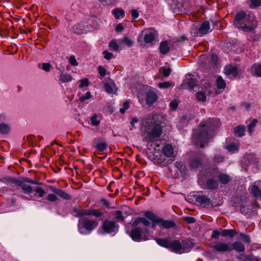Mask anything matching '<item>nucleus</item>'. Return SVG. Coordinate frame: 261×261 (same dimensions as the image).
Here are the masks:
<instances>
[{
  "mask_svg": "<svg viewBox=\"0 0 261 261\" xmlns=\"http://www.w3.org/2000/svg\"><path fill=\"white\" fill-rule=\"evenodd\" d=\"M219 126L217 120L213 118L202 122L199 129L194 132L193 142L197 146L203 147L212 138L216 128Z\"/></svg>",
  "mask_w": 261,
  "mask_h": 261,
  "instance_id": "nucleus-1",
  "label": "nucleus"
},
{
  "mask_svg": "<svg viewBox=\"0 0 261 261\" xmlns=\"http://www.w3.org/2000/svg\"><path fill=\"white\" fill-rule=\"evenodd\" d=\"M233 24L236 28L244 32H250L256 26L255 17L250 12L241 11L236 13Z\"/></svg>",
  "mask_w": 261,
  "mask_h": 261,
  "instance_id": "nucleus-2",
  "label": "nucleus"
},
{
  "mask_svg": "<svg viewBox=\"0 0 261 261\" xmlns=\"http://www.w3.org/2000/svg\"><path fill=\"white\" fill-rule=\"evenodd\" d=\"M144 124H147L144 134L146 141L153 142L157 140L162 133L161 125L152 118L147 119Z\"/></svg>",
  "mask_w": 261,
  "mask_h": 261,
  "instance_id": "nucleus-3",
  "label": "nucleus"
},
{
  "mask_svg": "<svg viewBox=\"0 0 261 261\" xmlns=\"http://www.w3.org/2000/svg\"><path fill=\"white\" fill-rule=\"evenodd\" d=\"M48 188L50 191L54 193V194H48L46 197V199L50 202H56L58 201L59 200L58 196L67 200L72 199V197L70 195L62 189L56 188L53 186H49Z\"/></svg>",
  "mask_w": 261,
  "mask_h": 261,
  "instance_id": "nucleus-4",
  "label": "nucleus"
},
{
  "mask_svg": "<svg viewBox=\"0 0 261 261\" xmlns=\"http://www.w3.org/2000/svg\"><path fill=\"white\" fill-rule=\"evenodd\" d=\"M118 227V225L114 221L107 219L99 228L98 233L100 234H105L115 232L117 230Z\"/></svg>",
  "mask_w": 261,
  "mask_h": 261,
  "instance_id": "nucleus-5",
  "label": "nucleus"
},
{
  "mask_svg": "<svg viewBox=\"0 0 261 261\" xmlns=\"http://www.w3.org/2000/svg\"><path fill=\"white\" fill-rule=\"evenodd\" d=\"M31 183L34 185H40L42 183L36 181L35 180H32L31 179L28 178H21V181L18 182L19 185L18 186L21 188L23 193L26 194H30L32 193L34 190L33 187L28 184Z\"/></svg>",
  "mask_w": 261,
  "mask_h": 261,
  "instance_id": "nucleus-6",
  "label": "nucleus"
},
{
  "mask_svg": "<svg viewBox=\"0 0 261 261\" xmlns=\"http://www.w3.org/2000/svg\"><path fill=\"white\" fill-rule=\"evenodd\" d=\"M73 213L74 216L77 217L92 215L98 218L102 215V212L93 208L88 209L75 208Z\"/></svg>",
  "mask_w": 261,
  "mask_h": 261,
  "instance_id": "nucleus-7",
  "label": "nucleus"
},
{
  "mask_svg": "<svg viewBox=\"0 0 261 261\" xmlns=\"http://www.w3.org/2000/svg\"><path fill=\"white\" fill-rule=\"evenodd\" d=\"M98 223L96 221L93 220H80L78 225L79 232L82 234L84 233V228L89 231H91L94 229L98 226Z\"/></svg>",
  "mask_w": 261,
  "mask_h": 261,
  "instance_id": "nucleus-8",
  "label": "nucleus"
},
{
  "mask_svg": "<svg viewBox=\"0 0 261 261\" xmlns=\"http://www.w3.org/2000/svg\"><path fill=\"white\" fill-rule=\"evenodd\" d=\"M169 249L176 253H183L186 252H188L190 250L187 247V244L185 241H182L181 243L178 240H174L170 242Z\"/></svg>",
  "mask_w": 261,
  "mask_h": 261,
  "instance_id": "nucleus-9",
  "label": "nucleus"
},
{
  "mask_svg": "<svg viewBox=\"0 0 261 261\" xmlns=\"http://www.w3.org/2000/svg\"><path fill=\"white\" fill-rule=\"evenodd\" d=\"M211 247L215 251L219 252H229L231 251L230 243L213 241L211 243Z\"/></svg>",
  "mask_w": 261,
  "mask_h": 261,
  "instance_id": "nucleus-10",
  "label": "nucleus"
},
{
  "mask_svg": "<svg viewBox=\"0 0 261 261\" xmlns=\"http://www.w3.org/2000/svg\"><path fill=\"white\" fill-rule=\"evenodd\" d=\"M130 237L132 239L137 242H140L145 240V236L143 234L142 229L140 227H137L132 230Z\"/></svg>",
  "mask_w": 261,
  "mask_h": 261,
  "instance_id": "nucleus-11",
  "label": "nucleus"
},
{
  "mask_svg": "<svg viewBox=\"0 0 261 261\" xmlns=\"http://www.w3.org/2000/svg\"><path fill=\"white\" fill-rule=\"evenodd\" d=\"M144 40L146 43H150L155 39L156 35L155 30L149 29L143 32Z\"/></svg>",
  "mask_w": 261,
  "mask_h": 261,
  "instance_id": "nucleus-12",
  "label": "nucleus"
},
{
  "mask_svg": "<svg viewBox=\"0 0 261 261\" xmlns=\"http://www.w3.org/2000/svg\"><path fill=\"white\" fill-rule=\"evenodd\" d=\"M224 73L227 75L231 76L235 78L239 73V69L237 66L228 65L224 68Z\"/></svg>",
  "mask_w": 261,
  "mask_h": 261,
  "instance_id": "nucleus-13",
  "label": "nucleus"
},
{
  "mask_svg": "<svg viewBox=\"0 0 261 261\" xmlns=\"http://www.w3.org/2000/svg\"><path fill=\"white\" fill-rule=\"evenodd\" d=\"M196 202L202 206H208L211 204L210 198L205 195H200L196 197Z\"/></svg>",
  "mask_w": 261,
  "mask_h": 261,
  "instance_id": "nucleus-14",
  "label": "nucleus"
},
{
  "mask_svg": "<svg viewBox=\"0 0 261 261\" xmlns=\"http://www.w3.org/2000/svg\"><path fill=\"white\" fill-rule=\"evenodd\" d=\"M163 152L167 158L174 157L175 155L173 147L169 144H167L164 146Z\"/></svg>",
  "mask_w": 261,
  "mask_h": 261,
  "instance_id": "nucleus-15",
  "label": "nucleus"
},
{
  "mask_svg": "<svg viewBox=\"0 0 261 261\" xmlns=\"http://www.w3.org/2000/svg\"><path fill=\"white\" fill-rule=\"evenodd\" d=\"M210 30V24L208 21L202 23L199 28L198 33L201 36L206 34Z\"/></svg>",
  "mask_w": 261,
  "mask_h": 261,
  "instance_id": "nucleus-16",
  "label": "nucleus"
},
{
  "mask_svg": "<svg viewBox=\"0 0 261 261\" xmlns=\"http://www.w3.org/2000/svg\"><path fill=\"white\" fill-rule=\"evenodd\" d=\"M156 93L153 91H149L146 93V102L148 105H151L157 99Z\"/></svg>",
  "mask_w": 261,
  "mask_h": 261,
  "instance_id": "nucleus-17",
  "label": "nucleus"
},
{
  "mask_svg": "<svg viewBox=\"0 0 261 261\" xmlns=\"http://www.w3.org/2000/svg\"><path fill=\"white\" fill-rule=\"evenodd\" d=\"M159 50L162 54H167L170 50V46L169 42L167 41H162L160 44Z\"/></svg>",
  "mask_w": 261,
  "mask_h": 261,
  "instance_id": "nucleus-18",
  "label": "nucleus"
},
{
  "mask_svg": "<svg viewBox=\"0 0 261 261\" xmlns=\"http://www.w3.org/2000/svg\"><path fill=\"white\" fill-rule=\"evenodd\" d=\"M86 29V27L85 25L79 23L73 27L72 31L75 34H82L87 32Z\"/></svg>",
  "mask_w": 261,
  "mask_h": 261,
  "instance_id": "nucleus-19",
  "label": "nucleus"
},
{
  "mask_svg": "<svg viewBox=\"0 0 261 261\" xmlns=\"http://www.w3.org/2000/svg\"><path fill=\"white\" fill-rule=\"evenodd\" d=\"M112 14L116 19L123 18L125 17L124 10L120 8H117L112 11Z\"/></svg>",
  "mask_w": 261,
  "mask_h": 261,
  "instance_id": "nucleus-20",
  "label": "nucleus"
},
{
  "mask_svg": "<svg viewBox=\"0 0 261 261\" xmlns=\"http://www.w3.org/2000/svg\"><path fill=\"white\" fill-rule=\"evenodd\" d=\"M231 251L235 250L237 252H244L245 249V246L243 243L238 241L231 243Z\"/></svg>",
  "mask_w": 261,
  "mask_h": 261,
  "instance_id": "nucleus-21",
  "label": "nucleus"
},
{
  "mask_svg": "<svg viewBox=\"0 0 261 261\" xmlns=\"http://www.w3.org/2000/svg\"><path fill=\"white\" fill-rule=\"evenodd\" d=\"M218 187V181L214 179H208L205 184V187L208 190H214L216 189Z\"/></svg>",
  "mask_w": 261,
  "mask_h": 261,
  "instance_id": "nucleus-22",
  "label": "nucleus"
},
{
  "mask_svg": "<svg viewBox=\"0 0 261 261\" xmlns=\"http://www.w3.org/2000/svg\"><path fill=\"white\" fill-rule=\"evenodd\" d=\"M157 224H160L162 226L165 228H170L175 226V223L171 220H164L159 218Z\"/></svg>",
  "mask_w": 261,
  "mask_h": 261,
  "instance_id": "nucleus-23",
  "label": "nucleus"
},
{
  "mask_svg": "<svg viewBox=\"0 0 261 261\" xmlns=\"http://www.w3.org/2000/svg\"><path fill=\"white\" fill-rule=\"evenodd\" d=\"M184 83L187 84L191 89H193L197 85L194 78L190 75L186 76V79L184 80Z\"/></svg>",
  "mask_w": 261,
  "mask_h": 261,
  "instance_id": "nucleus-24",
  "label": "nucleus"
},
{
  "mask_svg": "<svg viewBox=\"0 0 261 261\" xmlns=\"http://www.w3.org/2000/svg\"><path fill=\"white\" fill-rule=\"evenodd\" d=\"M144 216L154 223V224H157L159 222V218L157 217L155 214L150 211H147L144 213Z\"/></svg>",
  "mask_w": 261,
  "mask_h": 261,
  "instance_id": "nucleus-25",
  "label": "nucleus"
},
{
  "mask_svg": "<svg viewBox=\"0 0 261 261\" xmlns=\"http://www.w3.org/2000/svg\"><path fill=\"white\" fill-rule=\"evenodd\" d=\"M253 75L257 77H261V64H255L252 68Z\"/></svg>",
  "mask_w": 261,
  "mask_h": 261,
  "instance_id": "nucleus-26",
  "label": "nucleus"
},
{
  "mask_svg": "<svg viewBox=\"0 0 261 261\" xmlns=\"http://www.w3.org/2000/svg\"><path fill=\"white\" fill-rule=\"evenodd\" d=\"M218 178L219 181L224 185L227 184L231 179V177L225 173L220 174Z\"/></svg>",
  "mask_w": 261,
  "mask_h": 261,
  "instance_id": "nucleus-27",
  "label": "nucleus"
},
{
  "mask_svg": "<svg viewBox=\"0 0 261 261\" xmlns=\"http://www.w3.org/2000/svg\"><path fill=\"white\" fill-rule=\"evenodd\" d=\"M156 242L159 244L160 246L169 248L170 246V242L166 239H161L158 238L156 240Z\"/></svg>",
  "mask_w": 261,
  "mask_h": 261,
  "instance_id": "nucleus-28",
  "label": "nucleus"
},
{
  "mask_svg": "<svg viewBox=\"0 0 261 261\" xmlns=\"http://www.w3.org/2000/svg\"><path fill=\"white\" fill-rule=\"evenodd\" d=\"M237 234V232L234 229H223L221 232V235L223 237H229L232 238Z\"/></svg>",
  "mask_w": 261,
  "mask_h": 261,
  "instance_id": "nucleus-29",
  "label": "nucleus"
},
{
  "mask_svg": "<svg viewBox=\"0 0 261 261\" xmlns=\"http://www.w3.org/2000/svg\"><path fill=\"white\" fill-rule=\"evenodd\" d=\"M72 77L70 74H61L59 76V81L62 83H68L72 80Z\"/></svg>",
  "mask_w": 261,
  "mask_h": 261,
  "instance_id": "nucleus-30",
  "label": "nucleus"
},
{
  "mask_svg": "<svg viewBox=\"0 0 261 261\" xmlns=\"http://www.w3.org/2000/svg\"><path fill=\"white\" fill-rule=\"evenodd\" d=\"M258 122V120L256 119H254L250 122V123L247 126V131L249 135H251L253 132L254 131L255 127L256 124Z\"/></svg>",
  "mask_w": 261,
  "mask_h": 261,
  "instance_id": "nucleus-31",
  "label": "nucleus"
},
{
  "mask_svg": "<svg viewBox=\"0 0 261 261\" xmlns=\"http://www.w3.org/2000/svg\"><path fill=\"white\" fill-rule=\"evenodd\" d=\"M11 129L10 125L8 123H2L0 124V132L3 134H8Z\"/></svg>",
  "mask_w": 261,
  "mask_h": 261,
  "instance_id": "nucleus-32",
  "label": "nucleus"
},
{
  "mask_svg": "<svg viewBox=\"0 0 261 261\" xmlns=\"http://www.w3.org/2000/svg\"><path fill=\"white\" fill-rule=\"evenodd\" d=\"M128 23H129L128 21H123L122 22L117 24L115 27V31L117 33L122 32L127 27Z\"/></svg>",
  "mask_w": 261,
  "mask_h": 261,
  "instance_id": "nucleus-33",
  "label": "nucleus"
},
{
  "mask_svg": "<svg viewBox=\"0 0 261 261\" xmlns=\"http://www.w3.org/2000/svg\"><path fill=\"white\" fill-rule=\"evenodd\" d=\"M201 164V159L196 158L193 159L190 162V166L192 168H196Z\"/></svg>",
  "mask_w": 261,
  "mask_h": 261,
  "instance_id": "nucleus-34",
  "label": "nucleus"
},
{
  "mask_svg": "<svg viewBox=\"0 0 261 261\" xmlns=\"http://www.w3.org/2000/svg\"><path fill=\"white\" fill-rule=\"evenodd\" d=\"M245 127L244 126H238L234 128V132L239 137L244 136Z\"/></svg>",
  "mask_w": 261,
  "mask_h": 261,
  "instance_id": "nucleus-35",
  "label": "nucleus"
},
{
  "mask_svg": "<svg viewBox=\"0 0 261 261\" xmlns=\"http://www.w3.org/2000/svg\"><path fill=\"white\" fill-rule=\"evenodd\" d=\"M107 147H108L107 143L104 141L100 142L98 143L96 145V148L99 152L103 151L105 150L106 149Z\"/></svg>",
  "mask_w": 261,
  "mask_h": 261,
  "instance_id": "nucleus-36",
  "label": "nucleus"
},
{
  "mask_svg": "<svg viewBox=\"0 0 261 261\" xmlns=\"http://www.w3.org/2000/svg\"><path fill=\"white\" fill-rule=\"evenodd\" d=\"M217 87L218 89H224L226 86L225 82L222 77L219 76L216 80Z\"/></svg>",
  "mask_w": 261,
  "mask_h": 261,
  "instance_id": "nucleus-37",
  "label": "nucleus"
},
{
  "mask_svg": "<svg viewBox=\"0 0 261 261\" xmlns=\"http://www.w3.org/2000/svg\"><path fill=\"white\" fill-rule=\"evenodd\" d=\"M114 215L115 219L117 222H122L124 220V216H123V213L121 211H117L114 212Z\"/></svg>",
  "mask_w": 261,
  "mask_h": 261,
  "instance_id": "nucleus-38",
  "label": "nucleus"
},
{
  "mask_svg": "<svg viewBox=\"0 0 261 261\" xmlns=\"http://www.w3.org/2000/svg\"><path fill=\"white\" fill-rule=\"evenodd\" d=\"M171 70L170 68L166 67H162L160 68V72H161L165 77H168L170 74Z\"/></svg>",
  "mask_w": 261,
  "mask_h": 261,
  "instance_id": "nucleus-39",
  "label": "nucleus"
},
{
  "mask_svg": "<svg viewBox=\"0 0 261 261\" xmlns=\"http://www.w3.org/2000/svg\"><path fill=\"white\" fill-rule=\"evenodd\" d=\"M250 7L252 9L261 6V0H250Z\"/></svg>",
  "mask_w": 261,
  "mask_h": 261,
  "instance_id": "nucleus-40",
  "label": "nucleus"
},
{
  "mask_svg": "<svg viewBox=\"0 0 261 261\" xmlns=\"http://www.w3.org/2000/svg\"><path fill=\"white\" fill-rule=\"evenodd\" d=\"M226 149L232 153H234L238 150V146L234 143H231V144L226 146Z\"/></svg>",
  "mask_w": 261,
  "mask_h": 261,
  "instance_id": "nucleus-41",
  "label": "nucleus"
},
{
  "mask_svg": "<svg viewBox=\"0 0 261 261\" xmlns=\"http://www.w3.org/2000/svg\"><path fill=\"white\" fill-rule=\"evenodd\" d=\"M99 2L106 6L115 5L117 0H98Z\"/></svg>",
  "mask_w": 261,
  "mask_h": 261,
  "instance_id": "nucleus-42",
  "label": "nucleus"
},
{
  "mask_svg": "<svg viewBox=\"0 0 261 261\" xmlns=\"http://www.w3.org/2000/svg\"><path fill=\"white\" fill-rule=\"evenodd\" d=\"M109 46L111 49L114 51H118L119 48V46L117 43L116 40L111 41L109 43Z\"/></svg>",
  "mask_w": 261,
  "mask_h": 261,
  "instance_id": "nucleus-43",
  "label": "nucleus"
},
{
  "mask_svg": "<svg viewBox=\"0 0 261 261\" xmlns=\"http://www.w3.org/2000/svg\"><path fill=\"white\" fill-rule=\"evenodd\" d=\"M260 191L259 190L257 186L254 185L251 188V193L254 197H258L259 196V193H260Z\"/></svg>",
  "mask_w": 261,
  "mask_h": 261,
  "instance_id": "nucleus-44",
  "label": "nucleus"
},
{
  "mask_svg": "<svg viewBox=\"0 0 261 261\" xmlns=\"http://www.w3.org/2000/svg\"><path fill=\"white\" fill-rule=\"evenodd\" d=\"M196 97L197 99L202 102H204L206 101V95L204 93L202 92H198L196 94Z\"/></svg>",
  "mask_w": 261,
  "mask_h": 261,
  "instance_id": "nucleus-45",
  "label": "nucleus"
},
{
  "mask_svg": "<svg viewBox=\"0 0 261 261\" xmlns=\"http://www.w3.org/2000/svg\"><path fill=\"white\" fill-rule=\"evenodd\" d=\"M91 92L89 91H88L86 93L85 95H82L80 97L79 100L81 102H84L86 100L89 99L91 97Z\"/></svg>",
  "mask_w": 261,
  "mask_h": 261,
  "instance_id": "nucleus-46",
  "label": "nucleus"
},
{
  "mask_svg": "<svg viewBox=\"0 0 261 261\" xmlns=\"http://www.w3.org/2000/svg\"><path fill=\"white\" fill-rule=\"evenodd\" d=\"M89 85V80L87 78H85L80 80L79 87L81 88L83 87H88Z\"/></svg>",
  "mask_w": 261,
  "mask_h": 261,
  "instance_id": "nucleus-47",
  "label": "nucleus"
},
{
  "mask_svg": "<svg viewBox=\"0 0 261 261\" xmlns=\"http://www.w3.org/2000/svg\"><path fill=\"white\" fill-rule=\"evenodd\" d=\"M98 72L99 74L102 77L105 76L107 74V70L105 68L102 67V66H99L98 67Z\"/></svg>",
  "mask_w": 261,
  "mask_h": 261,
  "instance_id": "nucleus-48",
  "label": "nucleus"
},
{
  "mask_svg": "<svg viewBox=\"0 0 261 261\" xmlns=\"http://www.w3.org/2000/svg\"><path fill=\"white\" fill-rule=\"evenodd\" d=\"M171 86V83L169 82H165L163 83H160L159 84V87L161 89H165L169 88Z\"/></svg>",
  "mask_w": 261,
  "mask_h": 261,
  "instance_id": "nucleus-49",
  "label": "nucleus"
},
{
  "mask_svg": "<svg viewBox=\"0 0 261 261\" xmlns=\"http://www.w3.org/2000/svg\"><path fill=\"white\" fill-rule=\"evenodd\" d=\"M129 107V102L127 101L124 102L123 104L122 108L120 109V112L121 114H124L126 110H127Z\"/></svg>",
  "mask_w": 261,
  "mask_h": 261,
  "instance_id": "nucleus-50",
  "label": "nucleus"
},
{
  "mask_svg": "<svg viewBox=\"0 0 261 261\" xmlns=\"http://www.w3.org/2000/svg\"><path fill=\"white\" fill-rule=\"evenodd\" d=\"M90 121L91 124L94 126H97L100 123L99 121L97 119V116L96 115L93 116L91 118Z\"/></svg>",
  "mask_w": 261,
  "mask_h": 261,
  "instance_id": "nucleus-51",
  "label": "nucleus"
},
{
  "mask_svg": "<svg viewBox=\"0 0 261 261\" xmlns=\"http://www.w3.org/2000/svg\"><path fill=\"white\" fill-rule=\"evenodd\" d=\"M104 55L105 59L107 60H111L114 57L113 54L111 53H110L107 50H105L102 53Z\"/></svg>",
  "mask_w": 261,
  "mask_h": 261,
  "instance_id": "nucleus-52",
  "label": "nucleus"
},
{
  "mask_svg": "<svg viewBox=\"0 0 261 261\" xmlns=\"http://www.w3.org/2000/svg\"><path fill=\"white\" fill-rule=\"evenodd\" d=\"M122 41L128 46H131L133 44V41L127 37L123 38Z\"/></svg>",
  "mask_w": 261,
  "mask_h": 261,
  "instance_id": "nucleus-53",
  "label": "nucleus"
},
{
  "mask_svg": "<svg viewBox=\"0 0 261 261\" xmlns=\"http://www.w3.org/2000/svg\"><path fill=\"white\" fill-rule=\"evenodd\" d=\"M178 106V102L177 100H173L170 103V107L171 109L175 110Z\"/></svg>",
  "mask_w": 261,
  "mask_h": 261,
  "instance_id": "nucleus-54",
  "label": "nucleus"
},
{
  "mask_svg": "<svg viewBox=\"0 0 261 261\" xmlns=\"http://www.w3.org/2000/svg\"><path fill=\"white\" fill-rule=\"evenodd\" d=\"M51 68V65L49 63H44L42 64V69L45 71H49Z\"/></svg>",
  "mask_w": 261,
  "mask_h": 261,
  "instance_id": "nucleus-55",
  "label": "nucleus"
},
{
  "mask_svg": "<svg viewBox=\"0 0 261 261\" xmlns=\"http://www.w3.org/2000/svg\"><path fill=\"white\" fill-rule=\"evenodd\" d=\"M35 191L38 194L39 197H42L44 196V195L45 194V190L40 187L37 188L35 190Z\"/></svg>",
  "mask_w": 261,
  "mask_h": 261,
  "instance_id": "nucleus-56",
  "label": "nucleus"
},
{
  "mask_svg": "<svg viewBox=\"0 0 261 261\" xmlns=\"http://www.w3.org/2000/svg\"><path fill=\"white\" fill-rule=\"evenodd\" d=\"M69 61L71 65L72 66H76L78 65V63L74 56H71L70 57Z\"/></svg>",
  "mask_w": 261,
  "mask_h": 261,
  "instance_id": "nucleus-57",
  "label": "nucleus"
},
{
  "mask_svg": "<svg viewBox=\"0 0 261 261\" xmlns=\"http://www.w3.org/2000/svg\"><path fill=\"white\" fill-rule=\"evenodd\" d=\"M139 16V13L137 10H132L130 11V17L133 19H136Z\"/></svg>",
  "mask_w": 261,
  "mask_h": 261,
  "instance_id": "nucleus-58",
  "label": "nucleus"
},
{
  "mask_svg": "<svg viewBox=\"0 0 261 261\" xmlns=\"http://www.w3.org/2000/svg\"><path fill=\"white\" fill-rule=\"evenodd\" d=\"M105 89L108 93L111 94L113 92L112 87L109 84L106 83L105 85Z\"/></svg>",
  "mask_w": 261,
  "mask_h": 261,
  "instance_id": "nucleus-59",
  "label": "nucleus"
},
{
  "mask_svg": "<svg viewBox=\"0 0 261 261\" xmlns=\"http://www.w3.org/2000/svg\"><path fill=\"white\" fill-rule=\"evenodd\" d=\"M176 167L180 170L182 171L185 169V165L181 162H176L175 163Z\"/></svg>",
  "mask_w": 261,
  "mask_h": 261,
  "instance_id": "nucleus-60",
  "label": "nucleus"
},
{
  "mask_svg": "<svg viewBox=\"0 0 261 261\" xmlns=\"http://www.w3.org/2000/svg\"><path fill=\"white\" fill-rule=\"evenodd\" d=\"M185 221L188 224H191L195 221V219L191 217H187L185 218Z\"/></svg>",
  "mask_w": 261,
  "mask_h": 261,
  "instance_id": "nucleus-61",
  "label": "nucleus"
},
{
  "mask_svg": "<svg viewBox=\"0 0 261 261\" xmlns=\"http://www.w3.org/2000/svg\"><path fill=\"white\" fill-rule=\"evenodd\" d=\"M9 181L12 183L15 184L17 185H19L18 182L21 181V178L17 179L15 178H10Z\"/></svg>",
  "mask_w": 261,
  "mask_h": 261,
  "instance_id": "nucleus-62",
  "label": "nucleus"
},
{
  "mask_svg": "<svg viewBox=\"0 0 261 261\" xmlns=\"http://www.w3.org/2000/svg\"><path fill=\"white\" fill-rule=\"evenodd\" d=\"M141 223H143L145 226H148L150 225V222L145 218L141 217Z\"/></svg>",
  "mask_w": 261,
  "mask_h": 261,
  "instance_id": "nucleus-63",
  "label": "nucleus"
},
{
  "mask_svg": "<svg viewBox=\"0 0 261 261\" xmlns=\"http://www.w3.org/2000/svg\"><path fill=\"white\" fill-rule=\"evenodd\" d=\"M221 234V232L218 230H214L212 234V238L215 239H218L219 236Z\"/></svg>",
  "mask_w": 261,
  "mask_h": 261,
  "instance_id": "nucleus-64",
  "label": "nucleus"
}]
</instances>
